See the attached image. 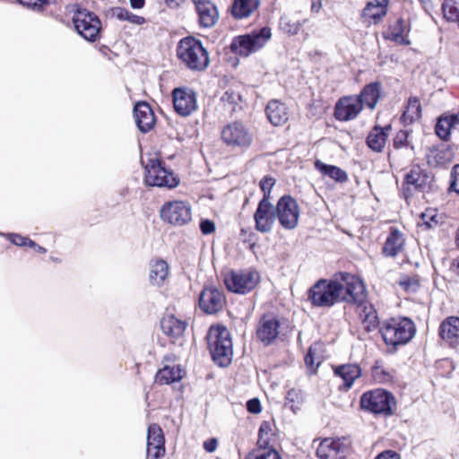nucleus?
Wrapping results in <instances>:
<instances>
[{"label": "nucleus", "instance_id": "obj_13", "mask_svg": "<svg viewBox=\"0 0 459 459\" xmlns=\"http://www.w3.org/2000/svg\"><path fill=\"white\" fill-rule=\"evenodd\" d=\"M349 452L350 442L347 438H325L320 442L316 456L320 459H344Z\"/></svg>", "mask_w": 459, "mask_h": 459}, {"label": "nucleus", "instance_id": "obj_22", "mask_svg": "<svg viewBox=\"0 0 459 459\" xmlns=\"http://www.w3.org/2000/svg\"><path fill=\"white\" fill-rule=\"evenodd\" d=\"M134 116L139 130L147 133L155 125V116L151 106L146 102H138L134 108Z\"/></svg>", "mask_w": 459, "mask_h": 459}, {"label": "nucleus", "instance_id": "obj_19", "mask_svg": "<svg viewBox=\"0 0 459 459\" xmlns=\"http://www.w3.org/2000/svg\"><path fill=\"white\" fill-rule=\"evenodd\" d=\"M165 439L161 428L157 424H151L147 432V457L160 459L165 454Z\"/></svg>", "mask_w": 459, "mask_h": 459}, {"label": "nucleus", "instance_id": "obj_28", "mask_svg": "<svg viewBox=\"0 0 459 459\" xmlns=\"http://www.w3.org/2000/svg\"><path fill=\"white\" fill-rule=\"evenodd\" d=\"M404 246L403 235L395 229H393L383 247V254L385 256L394 257L402 252Z\"/></svg>", "mask_w": 459, "mask_h": 459}, {"label": "nucleus", "instance_id": "obj_12", "mask_svg": "<svg viewBox=\"0 0 459 459\" xmlns=\"http://www.w3.org/2000/svg\"><path fill=\"white\" fill-rule=\"evenodd\" d=\"M221 139L230 147L240 150L247 149L252 143V134L240 122H233L223 127Z\"/></svg>", "mask_w": 459, "mask_h": 459}, {"label": "nucleus", "instance_id": "obj_8", "mask_svg": "<svg viewBox=\"0 0 459 459\" xmlns=\"http://www.w3.org/2000/svg\"><path fill=\"white\" fill-rule=\"evenodd\" d=\"M259 281V273L252 270H232L224 276V283L227 289L238 294L250 292L255 288Z\"/></svg>", "mask_w": 459, "mask_h": 459}, {"label": "nucleus", "instance_id": "obj_50", "mask_svg": "<svg viewBox=\"0 0 459 459\" xmlns=\"http://www.w3.org/2000/svg\"><path fill=\"white\" fill-rule=\"evenodd\" d=\"M7 238L13 244L19 247H25L27 237H23L20 234L9 233L5 235Z\"/></svg>", "mask_w": 459, "mask_h": 459}, {"label": "nucleus", "instance_id": "obj_40", "mask_svg": "<svg viewBox=\"0 0 459 459\" xmlns=\"http://www.w3.org/2000/svg\"><path fill=\"white\" fill-rule=\"evenodd\" d=\"M307 19L301 21H292L289 16L283 15L280 19L279 26L280 29L290 36L297 35L301 27L307 22Z\"/></svg>", "mask_w": 459, "mask_h": 459}, {"label": "nucleus", "instance_id": "obj_15", "mask_svg": "<svg viewBox=\"0 0 459 459\" xmlns=\"http://www.w3.org/2000/svg\"><path fill=\"white\" fill-rule=\"evenodd\" d=\"M281 323L277 316L272 314L264 315L256 327V337L265 346L271 345L278 338Z\"/></svg>", "mask_w": 459, "mask_h": 459}, {"label": "nucleus", "instance_id": "obj_7", "mask_svg": "<svg viewBox=\"0 0 459 459\" xmlns=\"http://www.w3.org/2000/svg\"><path fill=\"white\" fill-rule=\"evenodd\" d=\"M271 37V29L263 27L258 30L236 38L231 43V49L239 56H248L262 48Z\"/></svg>", "mask_w": 459, "mask_h": 459}, {"label": "nucleus", "instance_id": "obj_34", "mask_svg": "<svg viewBox=\"0 0 459 459\" xmlns=\"http://www.w3.org/2000/svg\"><path fill=\"white\" fill-rule=\"evenodd\" d=\"M315 168L324 176H327L338 183H344L348 180V175L342 169L334 166L328 165L321 160H316Z\"/></svg>", "mask_w": 459, "mask_h": 459}, {"label": "nucleus", "instance_id": "obj_26", "mask_svg": "<svg viewBox=\"0 0 459 459\" xmlns=\"http://www.w3.org/2000/svg\"><path fill=\"white\" fill-rule=\"evenodd\" d=\"M440 337L450 344L456 343L459 340V317L449 316L439 325Z\"/></svg>", "mask_w": 459, "mask_h": 459}, {"label": "nucleus", "instance_id": "obj_61", "mask_svg": "<svg viewBox=\"0 0 459 459\" xmlns=\"http://www.w3.org/2000/svg\"><path fill=\"white\" fill-rule=\"evenodd\" d=\"M185 0H165L168 6L174 8L178 7L184 3Z\"/></svg>", "mask_w": 459, "mask_h": 459}, {"label": "nucleus", "instance_id": "obj_30", "mask_svg": "<svg viewBox=\"0 0 459 459\" xmlns=\"http://www.w3.org/2000/svg\"><path fill=\"white\" fill-rule=\"evenodd\" d=\"M358 307L360 309L359 316L362 320V324L364 328L370 332L376 328H377L379 325L378 316L376 309L371 304L367 302V297L362 304H356Z\"/></svg>", "mask_w": 459, "mask_h": 459}, {"label": "nucleus", "instance_id": "obj_63", "mask_svg": "<svg viewBox=\"0 0 459 459\" xmlns=\"http://www.w3.org/2000/svg\"><path fill=\"white\" fill-rule=\"evenodd\" d=\"M25 247L34 248V247H38V244L36 242H34L33 240L30 239L29 238H27V240L25 242Z\"/></svg>", "mask_w": 459, "mask_h": 459}, {"label": "nucleus", "instance_id": "obj_62", "mask_svg": "<svg viewBox=\"0 0 459 459\" xmlns=\"http://www.w3.org/2000/svg\"><path fill=\"white\" fill-rule=\"evenodd\" d=\"M130 4L133 8L139 9L144 5V0H130Z\"/></svg>", "mask_w": 459, "mask_h": 459}, {"label": "nucleus", "instance_id": "obj_24", "mask_svg": "<svg viewBox=\"0 0 459 459\" xmlns=\"http://www.w3.org/2000/svg\"><path fill=\"white\" fill-rule=\"evenodd\" d=\"M265 113L268 120L274 126H281L289 119L286 105L278 100H272L268 102Z\"/></svg>", "mask_w": 459, "mask_h": 459}, {"label": "nucleus", "instance_id": "obj_9", "mask_svg": "<svg viewBox=\"0 0 459 459\" xmlns=\"http://www.w3.org/2000/svg\"><path fill=\"white\" fill-rule=\"evenodd\" d=\"M394 396L384 389L366 392L360 397L361 408L375 414H391Z\"/></svg>", "mask_w": 459, "mask_h": 459}, {"label": "nucleus", "instance_id": "obj_58", "mask_svg": "<svg viewBox=\"0 0 459 459\" xmlns=\"http://www.w3.org/2000/svg\"><path fill=\"white\" fill-rule=\"evenodd\" d=\"M128 21L132 23L143 24L144 22V18L131 13Z\"/></svg>", "mask_w": 459, "mask_h": 459}, {"label": "nucleus", "instance_id": "obj_27", "mask_svg": "<svg viewBox=\"0 0 459 459\" xmlns=\"http://www.w3.org/2000/svg\"><path fill=\"white\" fill-rule=\"evenodd\" d=\"M391 131V126L387 125L384 127L375 126L367 137L368 146L374 152H380L383 151L388 133Z\"/></svg>", "mask_w": 459, "mask_h": 459}, {"label": "nucleus", "instance_id": "obj_6", "mask_svg": "<svg viewBox=\"0 0 459 459\" xmlns=\"http://www.w3.org/2000/svg\"><path fill=\"white\" fill-rule=\"evenodd\" d=\"M73 22L78 34L88 41L99 39L101 23L99 17L92 12L77 5L73 8Z\"/></svg>", "mask_w": 459, "mask_h": 459}, {"label": "nucleus", "instance_id": "obj_36", "mask_svg": "<svg viewBox=\"0 0 459 459\" xmlns=\"http://www.w3.org/2000/svg\"><path fill=\"white\" fill-rule=\"evenodd\" d=\"M409 132L406 130H400L396 133L393 146L395 150H403L404 155L408 160H412L415 155L414 146L409 142Z\"/></svg>", "mask_w": 459, "mask_h": 459}, {"label": "nucleus", "instance_id": "obj_2", "mask_svg": "<svg viewBox=\"0 0 459 459\" xmlns=\"http://www.w3.org/2000/svg\"><path fill=\"white\" fill-rule=\"evenodd\" d=\"M209 350L213 361L227 367L232 359L233 350L230 333L222 325L212 326L207 334Z\"/></svg>", "mask_w": 459, "mask_h": 459}, {"label": "nucleus", "instance_id": "obj_4", "mask_svg": "<svg viewBox=\"0 0 459 459\" xmlns=\"http://www.w3.org/2000/svg\"><path fill=\"white\" fill-rule=\"evenodd\" d=\"M379 330L385 344L394 347L407 343L416 332L414 323L407 317L386 320Z\"/></svg>", "mask_w": 459, "mask_h": 459}, {"label": "nucleus", "instance_id": "obj_18", "mask_svg": "<svg viewBox=\"0 0 459 459\" xmlns=\"http://www.w3.org/2000/svg\"><path fill=\"white\" fill-rule=\"evenodd\" d=\"M362 110L360 100L356 96L343 97L335 106L334 117L339 121L354 119Z\"/></svg>", "mask_w": 459, "mask_h": 459}, {"label": "nucleus", "instance_id": "obj_32", "mask_svg": "<svg viewBox=\"0 0 459 459\" xmlns=\"http://www.w3.org/2000/svg\"><path fill=\"white\" fill-rule=\"evenodd\" d=\"M387 4L388 0L369 2L363 10V16L377 23L386 14Z\"/></svg>", "mask_w": 459, "mask_h": 459}, {"label": "nucleus", "instance_id": "obj_49", "mask_svg": "<svg viewBox=\"0 0 459 459\" xmlns=\"http://www.w3.org/2000/svg\"><path fill=\"white\" fill-rule=\"evenodd\" d=\"M286 400L291 403H299L302 400L300 391L298 389H290L286 394Z\"/></svg>", "mask_w": 459, "mask_h": 459}, {"label": "nucleus", "instance_id": "obj_25", "mask_svg": "<svg viewBox=\"0 0 459 459\" xmlns=\"http://www.w3.org/2000/svg\"><path fill=\"white\" fill-rule=\"evenodd\" d=\"M169 274V264L163 259L152 260L149 264V281L153 286L160 287Z\"/></svg>", "mask_w": 459, "mask_h": 459}, {"label": "nucleus", "instance_id": "obj_64", "mask_svg": "<svg viewBox=\"0 0 459 459\" xmlns=\"http://www.w3.org/2000/svg\"><path fill=\"white\" fill-rule=\"evenodd\" d=\"M33 249H35L38 253L40 254H45L47 252V249L39 245H38V247H34Z\"/></svg>", "mask_w": 459, "mask_h": 459}, {"label": "nucleus", "instance_id": "obj_46", "mask_svg": "<svg viewBox=\"0 0 459 459\" xmlns=\"http://www.w3.org/2000/svg\"><path fill=\"white\" fill-rule=\"evenodd\" d=\"M400 286L408 292H416L419 289V281L414 278L404 276L399 281Z\"/></svg>", "mask_w": 459, "mask_h": 459}, {"label": "nucleus", "instance_id": "obj_38", "mask_svg": "<svg viewBox=\"0 0 459 459\" xmlns=\"http://www.w3.org/2000/svg\"><path fill=\"white\" fill-rule=\"evenodd\" d=\"M430 166H444L451 161V152L446 148H433L427 154Z\"/></svg>", "mask_w": 459, "mask_h": 459}, {"label": "nucleus", "instance_id": "obj_41", "mask_svg": "<svg viewBox=\"0 0 459 459\" xmlns=\"http://www.w3.org/2000/svg\"><path fill=\"white\" fill-rule=\"evenodd\" d=\"M272 427L268 421H263L258 430L257 449H267L271 443Z\"/></svg>", "mask_w": 459, "mask_h": 459}, {"label": "nucleus", "instance_id": "obj_55", "mask_svg": "<svg viewBox=\"0 0 459 459\" xmlns=\"http://www.w3.org/2000/svg\"><path fill=\"white\" fill-rule=\"evenodd\" d=\"M218 446L217 439L211 438L204 442V448L208 453H212L216 450Z\"/></svg>", "mask_w": 459, "mask_h": 459}, {"label": "nucleus", "instance_id": "obj_31", "mask_svg": "<svg viewBox=\"0 0 459 459\" xmlns=\"http://www.w3.org/2000/svg\"><path fill=\"white\" fill-rule=\"evenodd\" d=\"M380 83L377 82L366 85L360 94L356 96L360 100L361 106L366 105L368 108L374 109L380 96Z\"/></svg>", "mask_w": 459, "mask_h": 459}, {"label": "nucleus", "instance_id": "obj_57", "mask_svg": "<svg viewBox=\"0 0 459 459\" xmlns=\"http://www.w3.org/2000/svg\"><path fill=\"white\" fill-rule=\"evenodd\" d=\"M444 118L448 120L449 124H451V127L459 125V113L446 116Z\"/></svg>", "mask_w": 459, "mask_h": 459}, {"label": "nucleus", "instance_id": "obj_47", "mask_svg": "<svg viewBox=\"0 0 459 459\" xmlns=\"http://www.w3.org/2000/svg\"><path fill=\"white\" fill-rule=\"evenodd\" d=\"M275 184V179L270 177H265L260 181V187L264 192L263 198L267 197V200H270V194L273 186Z\"/></svg>", "mask_w": 459, "mask_h": 459}, {"label": "nucleus", "instance_id": "obj_59", "mask_svg": "<svg viewBox=\"0 0 459 459\" xmlns=\"http://www.w3.org/2000/svg\"><path fill=\"white\" fill-rule=\"evenodd\" d=\"M305 362H306L307 366H308V367H313L315 364V360H314V357H313L311 349L308 351V352L307 353V355L305 357Z\"/></svg>", "mask_w": 459, "mask_h": 459}, {"label": "nucleus", "instance_id": "obj_17", "mask_svg": "<svg viewBox=\"0 0 459 459\" xmlns=\"http://www.w3.org/2000/svg\"><path fill=\"white\" fill-rule=\"evenodd\" d=\"M173 104L175 111L178 115L187 117L197 108L195 94L190 89H175L173 91Z\"/></svg>", "mask_w": 459, "mask_h": 459}, {"label": "nucleus", "instance_id": "obj_5", "mask_svg": "<svg viewBox=\"0 0 459 459\" xmlns=\"http://www.w3.org/2000/svg\"><path fill=\"white\" fill-rule=\"evenodd\" d=\"M144 167V181L147 186L157 187L174 188L179 185V178L162 165V161L156 158L142 160Z\"/></svg>", "mask_w": 459, "mask_h": 459}, {"label": "nucleus", "instance_id": "obj_48", "mask_svg": "<svg viewBox=\"0 0 459 459\" xmlns=\"http://www.w3.org/2000/svg\"><path fill=\"white\" fill-rule=\"evenodd\" d=\"M24 6L33 10L41 11L45 5L49 4V0H18Z\"/></svg>", "mask_w": 459, "mask_h": 459}, {"label": "nucleus", "instance_id": "obj_51", "mask_svg": "<svg viewBox=\"0 0 459 459\" xmlns=\"http://www.w3.org/2000/svg\"><path fill=\"white\" fill-rule=\"evenodd\" d=\"M200 230L204 235L211 234L215 230V224L211 220H203L200 223Z\"/></svg>", "mask_w": 459, "mask_h": 459}, {"label": "nucleus", "instance_id": "obj_44", "mask_svg": "<svg viewBox=\"0 0 459 459\" xmlns=\"http://www.w3.org/2000/svg\"><path fill=\"white\" fill-rule=\"evenodd\" d=\"M426 228L430 229L438 224V215L436 210H426L420 215V222Z\"/></svg>", "mask_w": 459, "mask_h": 459}, {"label": "nucleus", "instance_id": "obj_42", "mask_svg": "<svg viewBox=\"0 0 459 459\" xmlns=\"http://www.w3.org/2000/svg\"><path fill=\"white\" fill-rule=\"evenodd\" d=\"M442 12L447 21L455 22L459 15V0H443Z\"/></svg>", "mask_w": 459, "mask_h": 459}, {"label": "nucleus", "instance_id": "obj_52", "mask_svg": "<svg viewBox=\"0 0 459 459\" xmlns=\"http://www.w3.org/2000/svg\"><path fill=\"white\" fill-rule=\"evenodd\" d=\"M247 409L251 413H259L262 410L260 401L257 398H253L247 401Z\"/></svg>", "mask_w": 459, "mask_h": 459}, {"label": "nucleus", "instance_id": "obj_35", "mask_svg": "<svg viewBox=\"0 0 459 459\" xmlns=\"http://www.w3.org/2000/svg\"><path fill=\"white\" fill-rule=\"evenodd\" d=\"M259 6V0H235L232 5V15L242 19L248 17Z\"/></svg>", "mask_w": 459, "mask_h": 459}, {"label": "nucleus", "instance_id": "obj_43", "mask_svg": "<svg viewBox=\"0 0 459 459\" xmlns=\"http://www.w3.org/2000/svg\"><path fill=\"white\" fill-rule=\"evenodd\" d=\"M246 459H281L279 453L273 448L256 449L249 453Z\"/></svg>", "mask_w": 459, "mask_h": 459}, {"label": "nucleus", "instance_id": "obj_39", "mask_svg": "<svg viewBox=\"0 0 459 459\" xmlns=\"http://www.w3.org/2000/svg\"><path fill=\"white\" fill-rule=\"evenodd\" d=\"M421 106L417 97H410L405 111L402 115V119L405 124H411L420 117Z\"/></svg>", "mask_w": 459, "mask_h": 459}, {"label": "nucleus", "instance_id": "obj_56", "mask_svg": "<svg viewBox=\"0 0 459 459\" xmlns=\"http://www.w3.org/2000/svg\"><path fill=\"white\" fill-rule=\"evenodd\" d=\"M114 13L119 20L128 21L131 13L124 8H117L115 9Z\"/></svg>", "mask_w": 459, "mask_h": 459}, {"label": "nucleus", "instance_id": "obj_54", "mask_svg": "<svg viewBox=\"0 0 459 459\" xmlns=\"http://www.w3.org/2000/svg\"><path fill=\"white\" fill-rule=\"evenodd\" d=\"M451 188L459 194V165L454 167Z\"/></svg>", "mask_w": 459, "mask_h": 459}, {"label": "nucleus", "instance_id": "obj_11", "mask_svg": "<svg viewBox=\"0 0 459 459\" xmlns=\"http://www.w3.org/2000/svg\"><path fill=\"white\" fill-rule=\"evenodd\" d=\"M276 218L285 230L297 227L299 218V208L297 201L290 195H283L279 199L275 207Z\"/></svg>", "mask_w": 459, "mask_h": 459}, {"label": "nucleus", "instance_id": "obj_45", "mask_svg": "<svg viewBox=\"0 0 459 459\" xmlns=\"http://www.w3.org/2000/svg\"><path fill=\"white\" fill-rule=\"evenodd\" d=\"M451 128L448 120L445 119L444 117H440L436 125V134L440 139L446 140L450 135Z\"/></svg>", "mask_w": 459, "mask_h": 459}, {"label": "nucleus", "instance_id": "obj_33", "mask_svg": "<svg viewBox=\"0 0 459 459\" xmlns=\"http://www.w3.org/2000/svg\"><path fill=\"white\" fill-rule=\"evenodd\" d=\"M182 377L183 370L178 365L165 366L157 372L155 380L160 385H169L179 381Z\"/></svg>", "mask_w": 459, "mask_h": 459}, {"label": "nucleus", "instance_id": "obj_10", "mask_svg": "<svg viewBox=\"0 0 459 459\" xmlns=\"http://www.w3.org/2000/svg\"><path fill=\"white\" fill-rule=\"evenodd\" d=\"M163 221L174 226L187 224L192 219V210L188 203L184 201L166 202L160 211Z\"/></svg>", "mask_w": 459, "mask_h": 459}, {"label": "nucleus", "instance_id": "obj_53", "mask_svg": "<svg viewBox=\"0 0 459 459\" xmlns=\"http://www.w3.org/2000/svg\"><path fill=\"white\" fill-rule=\"evenodd\" d=\"M375 459H401V456L394 450H385L378 454Z\"/></svg>", "mask_w": 459, "mask_h": 459}, {"label": "nucleus", "instance_id": "obj_20", "mask_svg": "<svg viewBox=\"0 0 459 459\" xmlns=\"http://www.w3.org/2000/svg\"><path fill=\"white\" fill-rule=\"evenodd\" d=\"M186 327V323L172 314L163 316L160 320V328L164 334L171 338L174 342H178L179 344H181Z\"/></svg>", "mask_w": 459, "mask_h": 459}, {"label": "nucleus", "instance_id": "obj_23", "mask_svg": "<svg viewBox=\"0 0 459 459\" xmlns=\"http://www.w3.org/2000/svg\"><path fill=\"white\" fill-rule=\"evenodd\" d=\"M410 30L411 26L409 22L403 18H398L390 24L385 38L397 44L408 46L411 44V41L408 39Z\"/></svg>", "mask_w": 459, "mask_h": 459}, {"label": "nucleus", "instance_id": "obj_16", "mask_svg": "<svg viewBox=\"0 0 459 459\" xmlns=\"http://www.w3.org/2000/svg\"><path fill=\"white\" fill-rule=\"evenodd\" d=\"M226 303L223 291L215 287L204 288L199 296V307L206 314H215Z\"/></svg>", "mask_w": 459, "mask_h": 459}, {"label": "nucleus", "instance_id": "obj_14", "mask_svg": "<svg viewBox=\"0 0 459 459\" xmlns=\"http://www.w3.org/2000/svg\"><path fill=\"white\" fill-rule=\"evenodd\" d=\"M276 219L275 207L267 197L262 198L254 214L255 230L261 233H269Z\"/></svg>", "mask_w": 459, "mask_h": 459}, {"label": "nucleus", "instance_id": "obj_1", "mask_svg": "<svg viewBox=\"0 0 459 459\" xmlns=\"http://www.w3.org/2000/svg\"><path fill=\"white\" fill-rule=\"evenodd\" d=\"M313 307H331L336 303L362 304L366 298L364 282L357 276L341 273L334 279H321L308 290Z\"/></svg>", "mask_w": 459, "mask_h": 459}, {"label": "nucleus", "instance_id": "obj_3", "mask_svg": "<svg viewBox=\"0 0 459 459\" xmlns=\"http://www.w3.org/2000/svg\"><path fill=\"white\" fill-rule=\"evenodd\" d=\"M177 55L180 61L193 71H203L209 65L207 50L200 40L193 37H186L179 41Z\"/></svg>", "mask_w": 459, "mask_h": 459}, {"label": "nucleus", "instance_id": "obj_60", "mask_svg": "<svg viewBox=\"0 0 459 459\" xmlns=\"http://www.w3.org/2000/svg\"><path fill=\"white\" fill-rule=\"evenodd\" d=\"M311 11L315 13H318L320 9L322 8V2L321 0H311Z\"/></svg>", "mask_w": 459, "mask_h": 459}, {"label": "nucleus", "instance_id": "obj_29", "mask_svg": "<svg viewBox=\"0 0 459 459\" xmlns=\"http://www.w3.org/2000/svg\"><path fill=\"white\" fill-rule=\"evenodd\" d=\"M335 376L343 380L346 389H350L354 381L361 375V368L358 364H344L337 366L333 369Z\"/></svg>", "mask_w": 459, "mask_h": 459}, {"label": "nucleus", "instance_id": "obj_37", "mask_svg": "<svg viewBox=\"0 0 459 459\" xmlns=\"http://www.w3.org/2000/svg\"><path fill=\"white\" fill-rule=\"evenodd\" d=\"M405 183L414 189L422 190L428 183V176L419 166L411 168L410 172L405 175Z\"/></svg>", "mask_w": 459, "mask_h": 459}, {"label": "nucleus", "instance_id": "obj_21", "mask_svg": "<svg viewBox=\"0 0 459 459\" xmlns=\"http://www.w3.org/2000/svg\"><path fill=\"white\" fill-rule=\"evenodd\" d=\"M198 13L199 24L204 28L212 27L219 19L216 6L209 0H192Z\"/></svg>", "mask_w": 459, "mask_h": 459}]
</instances>
